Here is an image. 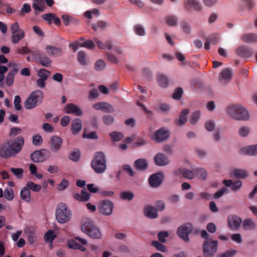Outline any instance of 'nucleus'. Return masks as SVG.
<instances>
[{
	"label": "nucleus",
	"mask_w": 257,
	"mask_h": 257,
	"mask_svg": "<svg viewBox=\"0 0 257 257\" xmlns=\"http://www.w3.org/2000/svg\"><path fill=\"white\" fill-rule=\"evenodd\" d=\"M25 143L24 139L19 136L13 140H9L0 144V158L15 157L22 151Z\"/></svg>",
	"instance_id": "1"
},
{
	"label": "nucleus",
	"mask_w": 257,
	"mask_h": 257,
	"mask_svg": "<svg viewBox=\"0 0 257 257\" xmlns=\"http://www.w3.org/2000/svg\"><path fill=\"white\" fill-rule=\"evenodd\" d=\"M227 114L234 119L246 120L249 117L247 110L240 104H232L226 108Z\"/></svg>",
	"instance_id": "2"
},
{
	"label": "nucleus",
	"mask_w": 257,
	"mask_h": 257,
	"mask_svg": "<svg viewBox=\"0 0 257 257\" xmlns=\"http://www.w3.org/2000/svg\"><path fill=\"white\" fill-rule=\"evenodd\" d=\"M106 161V158L103 152H96L92 160L91 167L96 173H103L107 168Z\"/></svg>",
	"instance_id": "3"
},
{
	"label": "nucleus",
	"mask_w": 257,
	"mask_h": 257,
	"mask_svg": "<svg viewBox=\"0 0 257 257\" xmlns=\"http://www.w3.org/2000/svg\"><path fill=\"white\" fill-rule=\"evenodd\" d=\"M55 216L59 223L63 224L70 220L72 213L66 204L60 203L56 207Z\"/></svg>",
	"instance_id": "4"
},
{
	"label": "nucleus",
	"mask_w": 257,
	"mask_h": 257,
	"mask_svg": "<svg viewBox=\"0 0 257 257\" xmlns=\"http://www.w3.org/2000/svg\"><path fill=\"white\" fill-rule=\"evenodd\" d=\"M81 230L92 239H101L102 234L94 223L90 220L84 222L81 225Z\"/></svg>",
	"instance_id": "5"
},
{
	"label": "nucleus",
	"mask_w": 257,
	"mask_h": 257,
	"mask_svg": "<svg viewBox=\"0 0 257 257\" xmlns=\"http://www.w3.org/2000/svg\"><path fill=\"white\" fill-rule=\"evenodd\" d=\"M44 98L42 91L37 90L33 91L29 95L25 102L24 106L28 109H32L36 106L38 103H41Z\"/></svg>",
	"instance_id": "6"
},
{
	"label": "nucleus",
	"mask_w": 257,
	"mask_h": 257,
	"mask_svg": "<svg viewBox=\"0 0 257 257\" xmlns=\"http://www.w3.org/2000/svg\"><path fill=\"white\" fill-rule=\"evenodd\" d=\"M218 248L217 240H206L203 244V253L205 257H214Z\"/></svg>",
	"instance_id": "7"
},
{
	"label": "nucleus",
	"mask_w": 257,
	"mask_h": 257,
	"mask_svg": "<svg viewBox=\"0 0 257 257\" xmlns=\"http://www.w3.org/2000/svg\"><path fill=\"white\" fill-rule=\"evenodd\" d=\"M193 230V225L191 223H185L179 226L177 230V235L185 242L190 241L189 235Z\"/></svg>",
	"instance_id": "8"
},
{
	"label": "nucleus",
	"mask_w": 257,
	"mask_h": 257,
	"mask_svg": "<svg viewBox=\"0 0 257 257\" xmlns=\"http://www.w3.org/2000/svg\"><path fill=\"white\" fill-rule=\"evenodd\" d=\"M113 203L108 200L100 201L98 205V210L102 214L106 216L110 215L113 211Z\"/></svg>",
	"instance_id": "9"
},
{
	"label": "nucleus",
	"mask_w": 257,
	"mask_h": 257,
	"mask_svg": "<svg viewBox=\"0 0 257 257\" xmlns=\"http://www.w3.org/2000/svg\"><path fill=\"white\" fill-rule=\"evenodd\" d=\"M183 9L187 13H191L193 10L200 12L202 10V6L198 0H185Z\"/></svg>",
	"instance_id": "10"
},
{
	"label": "nucleus",
	"mask_w": 257,
	"mask_h": 257,
	"mask_svg": "<svg viewBox=\"0 0 257 257\" xmlns=\"http://www.w3.org/2000/svg\"><path fill=\"white\" fill-rule=\"evenodd\" d=\"M50 151L46 149L36 151L31 155V159L35 163L43 162L50 157Z\"/></svg>",
	"instance_id": "11"
},
{
	"label": "nucleus",
	"mask_w": 257,
	"mask_h": 257,
	"mask_svg": "<svg viewBox=\"0 0 257 257\" xmlns=\"http://www.w3.org/2000/svg\"><path fill=\"white\" fill-rule=\"evenodd\" d=\"M227 223L228 227L232 230H237L242 223V219L235 215H230L227 217Z\"/></svg>",
	"instance_id": "12"
},
{
	"label": "nucleus",
	"mask_w": 257,
	"mask_h": 257,
	"mask_svg": "<svg viewBox=\"0 0 257 257\" xmlns=\"http://www.w3.org/2000/svg\"><path fill=\"white\" fill-rule=\"evenodd\" d=\"M169 131L164 127H162L157 131L154 136V140L158 143L166 141L170 137Z\"/></svg>",
	"instance_id": "13"
},
{
	"label": "nucleus",
	"mask_w": 257,
	"mask_h": 257,
	"mask_svg": "<svg viewBox=\"0 0 257 257\" xmlns=\"http://www.w3.org/2000/svg\"><path fill=\"white\" fill-rule=\"evenodd\" d=\"M50 149L52 152L59 151L62 145V139L57 136H53L50 140Z\"/></svg>",
	"instance_id": "14"
},
{
	"label": "nucleus",
	"mask_w": 257,
	"mask_h": 257,
	"mask_svg": "<svg viewBox=\"0 0 257 257\" xmlns=\"http://www.w3.org/2000/svg\"><path fill=\"white\" fill-rule=\"evenodd\" d=\"M232 77V71L230 69H223L219 75V81L222 84H227Z\"/></svg>",
	"instance_id": "15"
},
{
	"label": "nucleus",
	"mask_w": 257,
	"mask_h": 257,
	"mask_svg": "<svg viewBox=\"0 0 257 257\" xmlns=\"http://www.w3.org/2000/svg\"><path fill=\"white\" fill-rule=\"evenodd\" d=\"M236 54L239 57L247 58L251 57L253 54V50L244 46H240L235 50Z\"/></svg>",
	"instance_id": "16"
},
{
	"label": "nucleus",
	"mask_w": 257,
	"mask_h": 257,
	"mask_svg": "<svg viewBox=\"0 0 257 257\" xmlns=\"http://www.w3.org/2000/svg\"><path fill=\"white\" fill-rule=\"evenodd\" d=\"M163 179V174L161 173H157L152 175L150 177L149 182L151 186L153 187H158L162 184Z\"/></svg>",
	"instance_id": "17"
},
{
	"label": "nucleus",
	"mask_w": 257,
	"mask_h": 257,
	"mask_svg": "<svg viewBox=\"0 0 257 257\" xmlns=\"http://www.w3.org/2000/svg\"><path fill=\"white\" fill-rule=\"evenodd\" d=\"M155 164L159 166H164L170 163V160L167 156L162 153H158L154 157Z\"/></svg>",
	"instance_id": "18"
},
{
	"label": "nucleus",
	"mask_w": 257,
	"mask_h": 257,
	"mask_svg": "<svg viewBox=\"0 0 257 257\" xmlns=\"http://www.w3.org/2000/svg\"><path fill=\"white\" fill-rule=\"evenodd\" d=\"M223 183L226 187H230L233 191L239 190L242 186V182L240 180H236L233 182L232 180H224Z\"/></svg>",
	"instance_id": "19"
},
{
	"label": "nucleus",
	"mask_w": 257,
	"mask_h": 257,
	"mask_svg": "<svg viewBox=\"0 0 257 257\" xmlns=\"http://www.w3.org/2000/svg\"><path fill=\"white\" fill-rule=\"evenodd\" d=\"M64 111L66 113H72L77 116H81L83 114L80 108L73 103L68 104L65 107Z\"/></svg>",
	"instance_id": "20"
},
{
	"label": "nucleus",
	"mask_w": 257,
	"mask_h": 257,
	"mask_svg": "<svg viewBox=\"0 0 257 257\" xmlns=\"http://www.w3.org/2000/svg\"><path fill=\"white\" fill-rule=\"evenodd\" d=\"M46 53L51 56L58 57L63 53L62 49L61 47H57L50 45L45 47Z\"/></svg>",
	"instance_id": "21"
},
{
	"label": "nucleus",
	"mask_w": 257,
	"mask_h": 257,
	"mask_svg": "<svg viewBox=\"0 0 257 257\" xmlns=\"http://www.w3.org/2000/svg\"><path fill=\"white\" fill-rule=\"evenodd\" d=\"M179 173H181L183 177L189 180L193 179L195 176V170L193 171L186 168L179 169L174 172L176 175H179Z\"/></svg>",
	"instance_id": "22"
},
{
	"label": "nucleus",
	"mask_w": 257,
	"mask_h": 257,
	"mask_svg": "<svg viewBox=\"0 0 257 257\" xmlns=\"http://www.w3.org/2000/svg\"><path fill=\"white\" fill-rule=\"evenodd\" d=\"M240 152L243 155L256 156L257 145L245 147L240 150Z\"/></svg>",
	"instance_id": "23"
},
{
	"label": "nucleus",
	"mask_w": 257,
	"mask_h": 257,
	"mask_svg": "<svg viewBox=\"0 0 257 257\" xmlns=\"http://www.w3.org/2000/svg\"><path fill=\"white\" fill-rule=\"evenodd\" d=\"M144 213L146 217L151 219H155L158 216L155 208L151 206H146L144 208Z\"/></svg>",
	"instance_id": "24"
},
{
	"label": "nucleus",
	"mask_w": 257,
	"mask_h": 257,
	"mask_svg": "<svg viewBox=\"0 0 257 257\" xmlns=\"http://www.w3.org/2000/svg\"><path fill=\"white\" fill-rule=\"evenodd\" d=\"M32 7L35 10V14L38 15L45 10L44 0H33Z\"/></svg>",
	"instance_id": "25"
},
{
	"label": "nucleus",
	"mask_w": 257,
	"mask_h": 257,
	"mask_svg": "<svg viewBox=\"0 0 257 257\" xmlns=\"http://www.w3.org/2000/svg\"><path fill=\"white\" fill-rule=\"evenodd\" d=\"M82 121L80 119L77 118H75L72 121L71 124V131L73 134H78L82 130Z\"/></svg>",
	"instance_id": "26"
},
{
	"label": "nucleus",
	"mask_w": 257,
	"mask_h": 257,
	"mask_svg": "<svg viewBox=\"0 0 257 257\" xmlns=\"http://www.w3.org/2000/svg\"><path fill=\"white\" fill-rule=\"evenodd\" d=\"M72 196L75 199L79 201L86 202L90 199V194L85 190L81 191V194L73 193Z\"/></svg>",
	"instance_id": "27"
},
{
	"label": "nucleus",
	"mask_w": 257,
	"mask_h": 257,
	"mask_svg": "<svg viewBox=\"0 0 257 257\" xmlns=\"http://www.w3.org/2000/svg\"><path fill=\"white\" fill-rule=\"evenodd\" d=\"M189 112V109L188 108H184L181 111L179 119L176 120L177 125L179 126L183 125L187 121V115Z\"/></svg>",
	"instance_id": "28"
},
{
	"label": "nucleus",
	"mask_w": 257,
	"mask_h": 257,
	"mask_svg": "<svg viewBox=\"0 0 257 257\" xmlns=\"http://www.w3.org/2000/svg\"><path fill=\"white\" fill-rule=\"evenodd\" d=\"M42 18L44 20L47 21L50 24L52 23V21H53L56 25H59L60 24V19L53 13H51L44 14L42 16Z\"/></svg>",
	"instance_id": "29"
},
{
	"label": "nucleus",
	"mask_w": 257,
	"mask_h": 257,
	"mask_svg": "<svg viewBox=\"0 0 257 257\" xmlns=\"http://www.w3.org/2000/svg\"><path fill=\"white\" fill-rule=\"evenodd\" d=\"M25 36V34L23 30H21L20 31L16 32L14 34H12L11 36V41L14 44L18 43L22 39H23Z\"/></svg>",
	"instance_id": "30"
},
{
	"label": "nucleus",
	"mask_w": 257,
	"mask_h": 257,
	"mask_svg": "<svg viewBox=\"0 0 257 257\" xmlns=\"http://www.w3.org/2000/svg\"><path fill=\"white\" fill-rule=\"evenodd\" d=\"M232 174L235 178L244 179L248 177V172L244 169H235L232 172Z\"/></svg>",
	"instance_id": "31"
},
{
	"label": "nucleus",
	"mask_w": 257,
	"mask_h": 257,
	"mask_svg": "<svg viewBox=\"0 0 257 257\" xmlns=\"http://www.w3.org/2000/svg\"><path fill=\"white\" fill-rule=\"evenodd\" d=\"M136 169L139 171H144L148 168V163L145 159H139L134 163Z\"/></svg>",
	"instance_id": "32"
},
{
	"label": "nucleus",
	"mask_w": 257,
	"mask_h": 257,
	"mask_svg": "<svg viewBox=\"0 0 257 257\" xmlns=\"http://www.w3.org/2000/svg\"><path fill=\"white\" fill-rule=\"evenodd\" d=\"M157 81L159 85L164 88L167 87L169 85V80L167 76L162 73H159L157 76Z\"/></svg>",
	"instance_id": "33"
},
{
	"label": "nucleus",
	"mask_w": 257,
	"mask_h": 257,
	"mask_svg": "<svg viewBox=\"0 0 257 257\" xmlns=\"http://www.w3.org/2000/svg\"><path fill=\"white\" fill-rule=\"evenodd\" d=\"M241 40L245 43L257 42V35L255 34H246L241 36Z\"/></svg>",
	"instance_id": "34"
},
{
	"label": "nucleus",
	"mask_w": 257,
	"mask_h": 257,
	"mask_svg": "<svg viewBox=\"0 0 257 257\" xmlns=\"http://www.w3.org/2000/svg\"><path fill=\"white\" fill-rule=\"evenodd\" d=\"M21 198L26 202L31 201V192L26 187L23 188L20 191Z\"/></svg>",
	"instance_id": "35"
},
{
	"label": "nucleus",
	"mask_w": 257,
	"mask_h": 257,
	"mask_svg": "<svg viewBox=\"0 0 257 257\" xmlns=\"http://www.w3.org/2000/svg\"><path fill=\"white\" fill-rule=\"evenodd\" d=\"M242 227L244 230H253L256 227V224L251 219L247 218L243 221Z\"/></svg>",
	"instance_id": "36"
},
{
	"label": "nucleus",
	"mask_w": 257,
	"mask_h": 257,
	"mask_svg": "<svg viewBox=\"0 0 257 257\" xmlns=\"http://www.w3.org/2000/svg\"><path fill=\"white\" fill-rule=\"evenodd\" d=\"M38 62L43 66L50 67L52 63L51 59L43 53L40 57Z\"/></svg>",
	"instance_id": "37"
},
{
	"label": "nucleus",
	"mask_w": 257,
	"mask_h": 257,
	"mask_svg": "<svg viewBox=\"0 0 257 257\" xmlns=\"http://www.w3.org/2000/svg\"><path fill=\"white\" fill-rule=\"evenodd\" d=\"M207 172L203 168H198L195 170V175L200 180H205L207 177Z\"/></svg>",
	"instance_id": "38"
},
{
	"label": "nucleus",
	"mask_w": 257,
	"mask_h": 257,
	"mask_svg": "<svg viewBox=\"0 0 257 257\" xmlns=\"http://www.w3.org/2000/svg\"><path fill=\"white\" fill-rule=\"evenodd\" d=\"M25 233L28 236L29 242L33 244L36 240L34 229L32 227H28L26 229Z\"/></svg>",
	"instance_id": "39"
},
{
	"label": "nucleus",
	"mask_w": 257,
	"mask_h": 257,
	"mask_svg": "<svg viewBox=\"0 0 257 257\" xmlns=\"http://www.w3.org/2000/svg\"><path fill=\"white\" fill-rule=\"evenodd\" d=\"M17 74V70L10 71L6 77V84L8 86H11L14 83V79L15 75Z\"/></svg>",
	"instance_id": "40"
},
{
	"label": "nucleus",
	"mask_w": 257,
	"mask_h": 257,
	"mask_svg": "<svg viewBox=\"0 0 257 257\" xmlns=\"http://www.w3.org/2000/svg\"><path fill=\"white\" fill-rule=\"evenodd\" d=\"M134 31L135 33L140 36H144L146 35L145 28L142 25L137 24L134 27Z\"/></svg>",
	"instance_id": "41"
},
{
	"label": "nucleus",
	"mask_w": 257,
	"mask_h": 257,
	"mask_svg": "<svg viewBox=\"0 0 257 257\" xmlns=\"http://www.w3.org/2000/svg\"><path fill=\"white\" fill-rule=\"evenodd\" d=\"M26 187L28 188L29 190H31L35 192L40 191L42 188L40 185L35 184L32 181H29L27 183Z\"/></svg>",
	"instance_id": "42"
},
{
	"label": "nucleus",
	"mask_w": 257,
	"mask_h": 257,
	"mask_svg": "<svg viewBox=\"0 0 257 257\" xmlns=\"http://www.w3.org/2000/svg\"><path fill=\"white\" fill-rule=\"evenodd\" d=\"M200 116V111H195L190 115L189 121L192 125L195 124L198 121Z\"/></svg>",
	"instance_id": "43"
},
{
	"label": "nucleus",
	"mask_w": 257,
	"mask_h": 257,
	"mask_svg": "<svg viewBox=\"0 0 257 257\" xmlns=\"http://www.w3.org/2000/svg\"><path fill=\"white\" fill-rule=\"evenodd\" d=\"M77 60L79 63L83 66H85L87 64V61L86 59V54L84 51H80L77 54Z\"/></svg>",
	"instance_id": "44"
},
{
	"label": "nucleus",
	"mask_w": 257,
	"mask_h": 257,
	"mask_svg": "<svg viewBox=\"0 0 257 257\" xmlns=\"http://www.w3.org/2000/svg\"><path fill=\"white\" fill-rule=\"evenodd\" d=\"M102 120L105 125H110L113 123L114 118L110 115L105 114L102 116Z\"/></svg>",
	"instance_id": "45"
},
{
	"label": "nucleus",
	"mask_w": 257,
	"mask_h": 257,
	"mask_svg": "<svg viewBox=\"0 0 257 257\" xmlns=\"http://www.w3.org/2000/svg\"><path fill=\"white\" fill-rule=\"evenodd\" d=\"M120 197L123 200H131L134 197V194L131 191H122L120 193Z\"/></svg>",
	"instance_id": "46"
},
{
	"label": "nucleus",
	"mask_w": 257,
	"mask_h": 257,
	"mask_svg": "<svg viewBox=\"0 0 257 257\" xmlns=\"http://www.w3.org/2000/svg\"><path fill=\"white\" fill-rule=\"evenodd\" d=\"M37 75L40 78L46 80L50 75V72L46 69L42 68L38 72Z\"/></svg>",
	"instance_id": "47"
},
{
	"label": "nucleus",
	"mask_w": 257,
	"mask_h": 257,
	"mask_svg": "<svg viewBox=\"0 0 257 257\" xmlns=\"http://www.w3.org/2000/svg\"><path fill=\"white\" fill-rule=\"evenodd\" d=\"M152 246L155 247L159 251L163 252H166L167 251V247L158 241H152Z\"/></svg>",
	"instance_id": "48"
},
{
	"label": "nucleus",
	"mask_w": 257,
	"mask_h": 257,
	"mask_svg": "<svg viewBox=\"0 0 257 257\" xmlns=\"http://www.w3.org/2000/svg\"><path fill=\"white\" fill-rule=\"evenodd\" d=\"M180 26L182 31L187 34H189L191 32V27L190 25L185 22L182 21L180 24Z\"/></svg>",
	"instance_id": "49"
},
{
	"label": "nucleus",
	"mask_w": 257,
	"mask_h": 257,
	"mask_svg": "<svg viewBox=\"0 0 257 257\" xmlns=\"http://www.w3.org/2000/svg\"><path fill=\"white\" fill-rule=\"evenodd\" d=\"M250 129L249 127L243 126L238 129V135L241 137H246L249 133Z\"/></svg>",
	"instance_id": "50"
},
{
	"label": "nucleus",
	"mask_w": 257,
	"mask_h": 257,
	"mask_svg": "<svg viewBox=\"0 0 257 257\" xmlns=\"http://www.w3.org/2000/svg\"><path fill=\"white\" fill-rule=\"evenodd\" d=\"M5 197L8 201L12 200L15 196L14 191L12 188H7L4 191Z\"/></svg>",
	"instance_id": "51"
},
{
	"label": "nucleus",
	"mask_w": 257,
	"mask_h": 257,
	"mask_svg": "<svg viewBox=\"0 0 257 257\" xmlns=\"http://www.w3.org/2000/svg\"><path fill=\"white\" fill-rule=\"evenodd\" d=\"M108 26L107 24L104 21H101L98 22L96 24H93L91 25V28L94 30L97 31L98 28L104 29Z\"/></svg>",
	"instance_id": "52"
},
{
	"label": "nucleus",
	"mask_w": 257,
	"mask_h": 257,
	"mask_svg": "<svg viewBox=\"0 0 257 257\" xmlns=\"http://www.w3.org/2000/svg\"><path fill=\"white\" fill-rule=\"evenodd\" d=\"M10 170L17 178H22L24 173V170L23 169L12 168H11Z\"/></svg>",
	"instance_id": "53"
},
{
	"label": "nucleus",
	"mask_w": 257,
	"mask_h": 257,
	"mask_svg": "<svg viewBox=\"0 0 257 257\" xmlns=\"http://www.w3.org/2000/svg\"><path fill=\"white\" fill-rule=\"evenodd\" d=\"M166 21L168 25L173 27L176 26L178 23L177 18L173 16L167 17Z\"/></svg>",
	"instance_id": "54"
},
{
	"label": "nucleus",
	"mask_w": 257,
	"mask_h": 257,
	"mask_svg": "<svg viewBox=\"0 0 257 257\" xmlns=\"http://www.w3.org/2000/svg\"><path fill=\"white\" fill-rule=\"evenodd\" d=\"M106 67L105 63L102 60L97 61L94 65V68L96 71H101L104 69Z\"/></svg>",
	"instance_id": "55"
},
{
	"label": "nucleus",
	"mask_w": 257,
	"mask_h": 257,
	"mask_svg": "<svg viewBox=\"0 0 257 257\" xmlns=\"http://www.w3.org/2000/svg\"><path fill=\"white\" fill-rule=\"evenodd\" d=\"M55 237V235L52 230H49L44 235L45 240L47 242H52Z\"/></svg>",
	"instance_id": "56"
},
{
	"label": "nucleus",
	"mask_w": 257,
	"mask_h": 257,
	"mask_svg": "<svg viewBox=\"0 0 257 257\" xmlns=\"http://www.w3.org/2000/svg\"><path fill=\"white\" fill-rule=\"evenodd\" d=\"M183 92V91L181 88H177L172 95V97L175 100H179L182 97Z\"/></svg>",
	"instance_id": "57"
},
{
	"label": "nucleus",
	"mask_w": 257,
	"mask_h": 257,
	"mask_svg": "<svg viewBox=\"0 0 257 257\" xmlns=\"http://www.w3.org/2000/svg\"><path fill=\"white\" fill-rule=\"evenodd\" d=\"M80 156V151L78 150H76L72 152L69 156V159L74 162L78 161Z\"/></svg>",
	"instance_id": "58"
},
{
	"label": "nucleus",
	"mask_w": 257,
	"mask_h": 257,
	"mask_svg": "<svg viewBox=\"0 0 257 257\" xmlns=\"http://www.w3.org/2000/svg\"><path fill=\"white\" fill-rule=\"evenodd\" d=\"M81 47H85L87 49L92 50L95 48L94 42L91 40H87L80 44Z\"/></svg>",
	"instance_id": "59"
},
{
	"label": "nucleus",
	"mask_w": 257,
	"mask_h": 257,
	"mask_svg": "<svg viewBox=\"0 0 257 257\" xmlns=\"http://www.w3.org/2000/svg\"><path fill=\"white\" fill-rule=\"evenodd\" d=\"M110 136L111 137L112 140L115 142L121 140L123 137L122 134L116 132H114L110 133Z\"/></svg>",
	"instance_id": "60"
},
{
	"label": "nucleus",
	"mask_w": 257,
	"mask_h": 257,
	"mask_svg": "<svg viewBox=\"0 0 257 257\" xmlns=\"http://www.w3.org/2000/svg\"><path fill=\"white\" fill-rule=\"evenodd\" d=\"M210 43L212 44H216L219 42V36L217 34H212L208 37L206 38Z\"/></svg>",
	"instance_id": "61"
},
{
	"label": "nucleus",
	"mask_w": 257,
	"mask_h": 257,
	"mask_svg": "<svg viewBox=\"0 0 257 257\" xmlns=\"http://www.w3.org/2000/svg\"><path fill=\"white\" fill-rule=\"evenodd\" d=\"M22 132V130L20 127H14L11 128L9 136L10 137H14L18 135L21 134Z\"/></svg>",
	"instance_id": "62"
},
{
	"label": "nucleus",
	"mask_w": 257,
	"mask_h": 257,
	"mask_svg": "<svg viewBox=\"0 0 257 257\" xmlns=\"http://www.w3.org/2000/svg\"><path fill=\"white\" fill-rule=\"evenodd\" d=\"M155 209L157 211H162L165 208V204L164 201L162 200H158L156 201L155 204Z\"/></svg>",
	"instance_id": "63"
},
{
	"label": "nucleus",
	"mask_w": 257,
	"mask_h": 257,
	"mask_svg": "<svg viewBox=\"0 0 257 257\" xmlns=\"http://www.w3.org/2000/svg\"><path fill=\"white\" fill-rule=\"evenodd\" d=\"M236 253V250L227 251L218 255L217 257H233Z\"/></svg>",
	"instance_id": "64"
}]
</instances>
